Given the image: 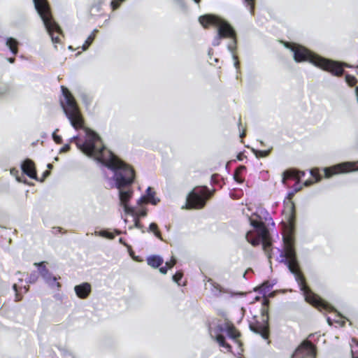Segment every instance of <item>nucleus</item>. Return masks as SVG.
I'll use <instances>...</instances> for the list:
<instances>
[{
    "instance_id": "nucleus-3",
    "label": "nucleus",
    "mask_w": 358,
    "mask_h": 358,
    "mask_svg": "<svg viewBox=\"0 0 358 358\" xmlns=\"http://www.w3.org/2000/svg\"><path fill=\"white\" fill-rule=\"evenodd\" d=\"M199 21L204 28H207L210 25L217 28V34L212 41L213 46H218L221 43L222 38L231 39V41L227 45V50L231 52L232 58L234 60V65L238 69L239 62L237 56L234 53L236 48V34L233 27L226 20L210 14L200 16Z\"/></svg>"
},
{
    "instance_id": "nucleus-15",
    "label": "nucleus",
    "mask_w": 358,
    "mask_h": 358,
    "mask_svg": "<svg viewBox=\"0 0 358 358\" xmlns=\"http://www.w3.org/2000/svg\"><path fill=\"white\" fill-rule=\"evenodd\" d=\"M148 264L153 268H158L164 262L163 258L159 255H152L147 259Z\"/></svg>"
},
{
    "instance_id": "nucleus-38",
    "label": "nucleus",
    "mask_w": 358,
    "mask_h": 358,
    "mask_svg": "<svg viewBox=\"0 0 358 358\" xmlns=\"http://www.w3.org/2000/svg\"><path fill=\"white\" fill-rule=\"evenodd\" d=\"M13 287V289L15 292V300L16 301H20L21 299V297H20V296H19V293H18V291H17V285L14 284Z\"/></svg>"
},
{
    "instance_id": "nucleus-11",
    "label": "nucleus",
    "mask_w": 358,
    "mask_h": 358,
    "mask_svg": "<svg viewBox=\"0 0 358 358\" xmlns=\"http://www.w3.org/2000/svg\"><path fill=\"white\" fill-rule=\"evenodd\" d=\"M34 264L38 266L39 273L48 284H49L52 287H60V284L57 282L56 277L51 275L48 270L44 266L43 262L35 263Z\"/></svg>"
},
{
    "instance_id": "nucleus-50",
    "label": "nucleus",
    "mask_w": 358,
    "mask_h": 358,
    "mask_svg": "<svg viewBox=\"0 0 358 358\" xmlns=\"http://www.w3.org/2000/svg\"><path fill=\"white\" fill-rule=\"evenodd\" d=\"M245 136V131H243L242 133H241V134H240V137H241V138H243V137H244Z\"/></svg>"
},
{
    "instance_id": "nucleus-21",
    "label": "nucleus",
    "mask_w": 358,
    "mask_h": 358,
    "mask_svg": "<svg viewBox=\"0 0 358 358\" xmlns=\"http://www.w3.org/2000/svg\"><path fill=\"white\" fill-rule=\"evenodd\" d=\"M351 354L352 358H358V341L355 338L352 339Z\"/></svg>"
},
{
    "instance_id": "nucleus-23",
    "label": "nucleus",
    "mask_w": 358,
    "mask_h": 358,
    "mask_svg": "<svg viewBox=\"0 0 358 358\" xmlns=\"http://www.w3.org/2000/svg\"><path fill=\"white\" fill-rule=\"evenodd\" d=\"M94 234L95 236H99L108 239H113L115 238V236L111 232H109L106 230L95 231Z\"/></svg>"
},
{
    "instance_id": "nucleus-18",
    "label": "nucleus",
    "mask_w": 358,
    "mask_h": 358,
    "mask_svg": "<svg viewBox=\"0 0 358 358\" xmlns=\"http://www.w3.org/2000/svg\"><path fill=\"white\" fill-rule=\"evenodd\" d=\"M210 336L213 338H215L216 340V341L219 343V345L221 347H223V348H226L228 351H230L231 346L229 344H228L225 342V338L222 335L217 334L216 336H214L213 334V332L210 331Z\"/></svg>"
},
{
    "instance_id": "nucleus-30",
    "label": "nucleus",
    "mask_w": 358,
    "mask_h": 358,
    "mask_svg": "<svg viewBox=\"0 0 358 358\" xmlns=\"http://www.w3.org/2000/svg\"><path fill=\"white\" fill-rule=\"evenodd\" d=\"M147 215V212L145 210H140L138 211H136L135 210L134 215H132L134 217H145Z\"/></svg>"
},
{
    "instance_id": "nucleus-33",
    "label": "nucleus",
    "mask_w": 358,
    "mask_h": 358,
    "mask_svg": "<svg viewBox=\"0 0 358 358\" xmlns=\"http://www.w3.org/2000/svg\"><path fill=\"white\" fill-rule=\"evenodd\" d=\"M124 0H113L111 2H110V6L113 8V10H115L117 9L120 4L123 2Z\"/></svg>"
},
{
    "instance_id": "nucleus-8",
    "label": "nucleus",
    "mask_w": 358,
    "mask_h": 358,
    "mask_svg": "<svg viewBox=\"0 0 358 358\" xmlns=\"http://www.w3.org/2000/svg\"><path fill=\"white\" fill-rule=\"evenodd\" d=\"M269 301L264 298L262 301V321H255L254 323L250 322L249 324L250 329L257 334L261 335V336L267 340L269 334V327H268V306Z\"/></svg>"
},
{
    "instance_id": "nucleus-46",
    "label": "nucleus",
    "mask_w": 358,
    "mask_h": 358,
    "mask_svg": "<svg viewBox=\"0 0 358 358\" xmlns=\"http://www.w3.org/2000/svg\"><path fill=\"white\" fill-rule=\"evenodd\" d=\"M237 159L239 161H241L243 159V155L241 153L238 154V156H237Z\"/></svg>"
},
{
    "instance_id": "nucleus-52",
    "label": "nucleus",
    "mask_w": 358,
    "mask_h": 358,
    "mask_svg": "<svg viewBox=\"0 0 358 358\" xmlns=\"http://www.w3.org/2000/svg\"><path fill=\"white\" fill-rule=\"evenodd\" d=\"M47 166L50 169H52V165L51 164H48Z\"/></svg>"
},
{
    "instance_id": "nucleus-25",
    "label": "nucleus",
    "mask_w": 358,
    "mask_h": 358,
    "mask_svg": "<svg viewBox=\"0 0 358 358\" xmlns=\"http://www.w3.org/2000/svg\"><path fill=\"white\" fill-rule=\"evenodd\" d=\"M226 331L227 336L232 339H235L239 336L238 332L236 331L234 327H227Z\"/></svg>"
},
{
    "instance_id": "nucleus-54",
    "label": "nucleus",
    "mask_w": 358,
    "mask_h": 358,
    "mask_svg": "<svg viewBox=\"0 0 358 358\" xmlns=\"http://www.w3.org/2000/svg\"><path fill=\"white\" fill-rule=\"evenodd\" d=\"M300 189H301L300 187H295V190H296V191H298V190H299Z\"/></svg>"
},
{
    "instance_id": "nucleus-43",
    "label": "nucleus",
    "mask_w": 358,
    "mask_h": 358,
    "mask_svg": "<svg viewBox=\"0 0 358 358\" xmlns=\"http://www.w3.org/2000/svg\"><path fill=\"white\" fill-rule=\"evenodd\" d=\"M313 183V180H308L304 182L303 185H304V186L308 187V186H310V185H312Z\"/></svg>"
},
{
    "instance_id": "nucleus-28",
    "label": "nucleus",
    "mask_w": 358,
    "mask_h": 358,
    "mask_svg": "<svg viewBox=\"0 0 358 358\" xmlns=\"http://www.w3.org/2000/svg\"><path fill=\"white\" fill-rule=\"evenodd\" d=\"M255 1V0H244V3L249 8L251 15L254 14Z\"/></svg>"
},
{
    "instance_id": "nucleus-37",
    "label": "nucleus",
    "mask_w": 358,
    "mask_h": 358,
    "mask_svg": "<svg viewBox=\"0 0 358 358\" xmlns=\"http://www.w3.org/2000/svg\"><path fill=\"white\" fill-rule=\"evenodd\" d=\"M337 63V66H339L341 69L343 70V67H348V68H352V66L347 63H340L338 62L334 61Z\"/></svg>"
},
{
    "instance_id": "nucleus-19",
    "label": "nucleus",
    "mask_w": 358,
    "mask_h": 358,
    "mask_svg": "<svg viewBox=\"0 0 358 358\" xmlns=\"http://www.w3.org/2000/svg\"><path fill=\"white\" fill-rule=\"evenodd\" d=\"M10 92L9 84L0 80V98L8 94Z\"/></svg>"
},
{
    "instance_id": "nucleus-4",
    "label": "nucleus",
    "mask_w": 358,
    "mask_h": 358,
    "mask_svg": "<svg viewBox=\"0 0 358 358\" xmlns=\"http://www.w3.org/2000/svg\"><path fill=\"white\" fill-rule=\"evenodd\" d=\"M284 45L286 48L293 52L294 59L296 62H309L315 66L330 72L334 76H341L343 74L344 70L337 66V63L333 60L320 57L300 45L287 42Z\"/></svg>"
},
{
    "instance_id": "nucleus-34",
    "label": "nucleus",
    "mask_w": 358,
    "mask_h": 358,
    "mask_svg": "<svg viewBox=\"0 0 358 358\" xmlns=\"http://www.w3.org/2000/svg\"><path fill=\"white\" fill-rule=\"evenodd\" d=\"M310 174L315 178V182H318L320 180L321 177L319 175V173L317 172H316L315 171L311 170Z\"/></svg>"
},
{
    "instance_id": "nucleus-41",
    "label": "nucleus",
    "mask_w": 358,
    "mask_h": 358,
    "mask_svg": "<svg viewBox=\"0 0 358 358\" xmlns=\"http://www.w3.org/2000/svg\"><path fill=\"white\" fill-rule=\"evenodd\" d=\"M37 276L36 273L31 274L29 277V282L32 283L36 280Z\"/></svg>"
},
{
    "instance_id": "nucleus-2",
    "label": "nucleus",
    "mask_w": 358,
    "mask_h": 358,
    "mask_svg": "<svg viewBox=\"0 0 358 358\" xmlns=\"http://www.w3.org/2000/svg\"><path fill=\"white\" fill-rule=\"evenodd\" d=\"M284 243L285 251L280 255V262H283L287 266L289 271L294 275L296 281L298 282L301 290L303 292L305 300L320 310L323 309L327 311H335L337 313V317L341 319L342 316L333 306L312 292L306 285L305 279L298 268V262L292 241L284 238ZM334 322L341 324V326H344L345 322V321L341 322L338 319L335 320Z\"/></svg>"
},
{
    "instance_id": "nucleus-40",
    "label": "nucleus",
    "mask_w": 358,
    "mask_h": 358,
    "mask_svg": "<svg viewBox=\"0 0 358 358\" xmlns=\"http://www.w3.org/2000/svg\"><path fill=\"white\" fill-rule=\"evenodd\" d=\"M134 226L138 229H141L142 225L140 223L139 219L138 217H134Z\"/></svg>"
},
{
    "instance_id": "nucleus-48",
    "label": "nucleus",
    "mask_w": 358,
    "mask_h": 358,
    "mask_svg": "<svg viewBox=\"0 0 358 358\" xmlns=\"http://www.w3.org/2000/svg\"><path fill=\"white\" fill-rule=\"evenodd\" d=\"M78 136H73L71 139H70V141H76V140H78Z\"/></svg>"
},
{
    "instance_id": "nucleus-56",
    "label": "nucleus",
    "mask_w": 358,
    "mask_h": 358,
    "mask_svg": "<svg viewBox=\"0 0 358 358\" xmlns=\"http://www.w3.org/2000/svg\"><path fill=\"white\" fill-rule=\"evenodd\" d=\"M24 292H27L28 289H27V288L26 287H24Z\"/></svg>"
},
{
    "instance_id": "nucleus-42",
    "label": "nucleus",
    "mask_w": 358,
    "mask_h": 358,
    "mask_svg": "<svg viewBox=\"0 0 358 358\" xmlns=\"http://www.w3.org/2000/svg\"><path fill=\"white\" fill-rule=\"evenodd\" d=\"M245 169L246 168L245 166H240L236 169L235 172L241 174L242 171H245Z\"/></svg>"
},
{
    "instance_id": "nucleus-36",
    "label": "nucleus",
    "mask_w": 358,
    "mask_h": 358,
    "mask_svg": "<svg viewBox=\"0 0 358 358\" xmlns=\"http://www.w3.org/2000/svg\"><path fill=\"white\" fill-rule=\"evenodd\" d=\"M148 203V202L147 201L146 196H144V195H143V196H141V197L138 199V201H137V203H138V205H142L143 203Z\"/></svg>"
},
{
    "instance_id": "nucleus-1",
    "label": "nucleus",
    "mask_w": 358,
    "mask_h": 358,
    "mask_svg": "<svg viewBox=\"0 0 358 358\" xmlns=\"http://www.w3.org/2000/svg\"><path fill=\"white\" fill-rule=\"evenodd\" d=\"M61 90L63 99L60 103L66 117L75 129H83L85 133L84 142H76L78 148L113 172V177L110 178V181L114 182L111 187H115L119 189V198L124 212L134 215L135 209L128 206L133 191L130 189L125 191L122 189L133 183L135 177L134 169L108 150L96 133L84 127V119L74 97L64 86H61Z\"/></svg>"
},
{
    "instance_id": "nucleus-22",
    "label": "nucleus",
    "mask_w": 358,
    "mask_h": 358,
    "mask_svg": "<svg viewBox=\"0 0 358 358\" xmlns=\"http://www.w3.org/2000/svg\"><path fill=\"white\" fill-rule=\"evenodd\" d=\"M96 31L97 29H94L93 32L87 37V38L85 41V43L82 46L83 50H86L88 48V47L92 44L95 37L94 33Z\"/></svg>"
},
{
    "instance_id": "nucleus-13",
    "label": "nucleus",
    "mask_w": 358,
    "mask_h": 358,
    "mask_svg": "<svg viewBox=\"0 0 358 358\" xmlns=\"http://www.w3.org/2000/svg\"><path fill=\"white\" fill-rule=\"evenodd\" d=\"M76 296L82 299H86L92 291L91 285L88 282H83L74 287Z\"/></svg>"
},
{
    "instance_id": "nucleus-35",
    "label": "nucleus",
    "mask_w": 358,
    "mask_h": 358,
    "mask_svg": "<svg viewBox=\"0 0 358 358\" xmlns=\"http://www.w3.org/2000/svg\"><path fill=\"white\" fill-rule=\"evenodd\" d=\"M234 178L238 183H241L243 181V180L240 177V173L236 172H234Z\"/></svg>"
},
{
    "instance_id": "nucleus-12",
    "label": "nucleus",
    "mask_w": 358,
    "mask_h": 358,
    "mask_svg": "<svg viewBox=\"0 0 358 358\" xmlns=\"http://www.w3.org/2000/svg\"><path fill=\"white\" fill-rule=\"evenodd\" d=\"M22 172L30 178L37 180L34 163L29 159H25L21 164Z\"/></svg>"
},
{
    "instance_id": "nucleus-27",
    "label": "nucleus",
    "mask_w": 358,
    "mask_h": 358,
    "mask_svg": "<svg viewBox=\"0 0 358 358\" xmlns=\"http://www.w3.org/2000/svg\"><path fill=\"white\" fill-rule=\"evenodd\" d=\"M345 81L350 86H354L357 82L356 78L350 74L345 75Z\"/></svg>"
},
{
    "instance_id": "nucleus-44",
    "label": "nucleus",
    "mask_w": 358,
    "mask_h": 358,
    "mask_svg": "<svg viewBox=\"0 0 358 358\" xmlns=\"http://www.w3.org/2000/svg\"><path fill=\"white\" fill-rule=\"evenodd\" d=\"M327 322H328V324H329V325H332V324H333V321H332V320H331L330 317H327Z\"/></svg>"
},
{
    "instance_id": "nucleus-17",
    "label": "nucleus",
    "mask_w": 358,
    "mask_h": 358,
    "mask_svg": "<svg viewBox=\"0 0 358 358\" xmlns=\"http://www.w3.org/2000/svg\"><path fill=\"white\" fill-rule=\"evenodd\" d=\"M145 196H146L147 201L152 205H156L159 201V199L155 197V192L152 191L150 187L147 188Z\"/></svg>"
},
{
    "instance_id": "nucleus-47",
    "label": "nucleus",
    "mask_w": 358,
    "mask_h": 358,
    "mask_svg": "<svg viewBox=\"0 0 358 358\" xmlns=\"http://www.w3.org/2000/svg\"><path fill=\"white\" fill-rule=\"evenodd\" d=\"M50 175V172L48 171H45L44 173H43V178H45L47 177L48 176Z\"/></svg>"
},
{
    "instance_id": "nucleus-9",
    "label": "nucleus",
    "mask_w": 358,
    "mask_h": 358,
    "mask_svg": "<svg viewBox=\"0 0 358 358\" xmlns=\"http://www.w3.org/2000/svg\"><path fill=\"white\" fill-rule=\"evenodd\" d=\"M358 161L356 162H346L337 164L331 167L324 169L326 178H330L334 175L339 173H346L352 171H358Z\"/></svg>"
},
{
    "instance_id": "nucleus-29",
    "label": "nucleus",
    "mask_w": 358,
    "mask_h": 358,
    "mask_svg": "<svg viewBox=\"0 0 358 358\" xmlns=\"http://www.w3.org/2000/svg\"><path fill=\"white\" fill-rule=\"evenodd\" d=\"M59 131L58 129H56L55 131L52 133V138L54 141L57 143L60 144L62 142V137L60 136L57 135V132Z\"/></svg>"
},
{
    "instance_id": "nucleus-6",
    "label": "nucleus",
    "mask_w": 358,
    "mask_h": 358,
    "mask_svg": "<svg viewBox=\"0 0 358 358\" xmlns=\"http://www.w3.org/2000/svg\"><path fill=\"white\" fill-rule=\"evenodd\" d=\"M250 224L254 227L255 231H248L245 238L253 246L258 245L262 242L264 250L268 252L271 245L268 229L262 221L250 220Z\"/></svg>"
},
{
    "instance_id": "nucleus-26",
    "label": "nucleus",
    "mask_w": 358,
    "mask_h": 358,
    "mask_svg": "<svg viewBox=\"0 0 358 358\" xmlns=\"http://www.w3.org/2000/svg\"><path fill=\"white\" fill-rule=\"evenodd\" d=\"M252 152L256 156V157H266L270 153V150H259L255 148H252Z\"/></svg>"
},
{
    "instance_id": "nucleus-57",
    "label": "nucleus",
    "mask_w": 358,
    "mask_h": 358,
    "mask_svg": "<svg viewBox=\"0 0 358 358\" xmlns=\"http://www.w3.org/2000/svg\"><path fill=\"white\" fill-rule=\"evenodd\" d=\"M211 51L212 50H210L209 52H208V55H210L211 54Z\"/></svg>"
},
{
    "instance_id": "nucleus-53",
    "label": "nucleus",
    "mask_w": 358,
    "mask_h": 358,
    "mask_svg": "<svg viewBox=\"0 0 358 358\" xmlns=\"http://www.w3.org/2000/svg\"><path fill=\"white\" fill-rule=\"evenodd\" d=\"M195 3H199L200 2V0H194Z\"/></svg>"
},
{
    "instance_id": "nucleus-59",
    "label": "nucleus",
    "mask_w": 358,
    "mask_h": 358,
    "mask_svg": "<svg viewBox=\"0 0 358 358\" xmlns=\"http://www.w3.org/2000/svg\"><path fill=\"white\" fill-rule=\"evenodd\" d=\"M357 68L358 69V65L357 66Z\"/></svg>"
},
{
    "instance_id": "nucleus-45",
    "label": "nucleus",
    "mask_w": 358,
    "mask_h": 358,
    "mask_svg": "<svg viewBox=\"0 0 358 358\" xmlns=\"http://www.w3.org/2000/svg\"><path fill=\"white\" fill-rule=\"evenodd\" d=\"M8 61L10 63L13 64V63H14V62H15V58H14V57L8 58Z\"/></svg>"
},
{
    "instance_id": "nucleus-58",
    "label": "nucleus",
    "mask_w": 358,
    "mask_h": 358,
    "mask_svg": "<svg viewBox=\"0 0 358 358\" xmlns=\"http://www.w3.org/2000/svg\"><path fill=\"white\" fill-rule=\"evenodd\" d=\"M116 233H117V234H120V232L119 231H116Z\"/></svg>"
},
{
    "instance_id": "nucleus-7",
    "label": "nucleus",
    "mask_w": 358,
    "mask_h": 358,
    "mask_svg": "<svg viewBox=\"0 0 358 358\" xmlns=\"http://www.w3.org/2000/svg\"><path fill=\"white\" fill-rule=\"evenodd\" d=\"M212 193L206 187H196L187 195L185 208L187 209L203 208Z\"/></svg>"
},
{
    "instance_id": "nucleus-39",
    "label": "nucleus",
    "mask_w": 358,
    "mask_h": 358,
    "mask_svg": "<svg viewBox=\"0 0 358 358\" xmlns=\"http://www.w3.org/2000/svg\"><path fill=\"white\" fill-rule=\"evenodd\" d=\"M71 147L69 144L64 145L59 150L60 152H66L70 150Z\"/></svg>"
},
{
    "instance_id": "nucleus-51",
    "label": "nucleus",
    "mask_w": 358,
    "mask_h": 358,
    "mask_svg": "<svg viewBox=\"0 0 358 358\" xmlns=\"http://www.w3.org/2000/svg\"><path fill=\"white\" fill-rule=\"evenodd\" d=\"M224 329L222 327H218V331H223Z\"/></svg>"
},
{
    "instance_id": "nucleus-60",
    "label": "nucleus",
    "mask_w": 358,
    "mask_h": 358,
    "mask_svg": "<svg viewBox=\"0 0 358 358\" xmlns=\"http://www.w3.org/2000/svg\"><path fill=\"white\" fill-rule=\"evenodd\" d=\"M357 74H358V72H357Z\"/></svg>"
},
{
    "instance_id": "nucleus-32",
    "label": "nucleus",
    "mask_w": 358,
    "mask_h": 358,
    "mask_svg": "<svg viewBox=\"0 0 358 358\" xmlns=\"http://www.w3.org/2000/svg\"><path fill=\"white\" fill-rule=\"evenodd\" d=\"M182 277V273L180 271H178L173 275V280L180 285L179 281L181 280Z\"/></svg>"
},
{
    "instance_id": "nucleus-31",
    "label": "nucleus",
    "mask_w": 358,
    "mask_h": 358,
    "mask_svg": "<svg viewBox=\"0 0 358 358\" xmlns=\"http://www.w3.org/2000/svg\"><path fill=\"white\" fill-rule=\"evenodd\" d=\"M272 285L268 282H264L262 286L259 287V289H261V291L262 292H267L270 289V288H271Z\"/></svg>"
},
{
    "instance_id": "nucleus-16",
    "label": "nucleus",
    "mask_w": 358,
    "mask_h": 358,
    "mask_svg": "<svg viewBox=\"0 0 358 358\" xmlns=\"http://www.w3.org/2000/svg\"><path fill=\"white\" fill-rule=\"evenodd\" d=\"M18 41L12 37H9L6 39V45L14 55H17L18 52Z\"/></svg>"
},
{
    "instance_id": "nucleus-24",
    "label": "nucleus",
    "mask_w": 358,
    "mask_h": 358,
    "mask_svg": "<svg viewBox=\"0 0 358 358\" xmlns=\"http://www.w3.org/2000/svg\"><path fill=\"white\" fill-rule=\"evenodd\" d=\"M176 263V260L173 259L170 262H166L165 266H162L159 268V271L162 274H166L167 273L168 268H172Z\"/></svg>"
},
{
    "instance_id": "nucleus-55",
    "label": "nucleus",
    "mask_w": 358,
    "mask_h": 358,
    "mask_svg": "<svg viewBox=\"0 0 358 358\" xmlns=\"http://www.w3.org/2000/svg\"><path fill=\"white\" fill-rule=\"evenodd\" d=\"M291 208H292V210H294V204H293V203H292V206H291Z\"/></svg>"
},
{
    "instance_id": "nucleus-14",
    "label": "nucleus",
    "mask_w": 358,
    "mask_h": 358,
    "mask_svg": "<svg viewBox=\"0 0 358 358\" xmlns=\"http://www.w3.org/2000/svg\"><path fill=\"white\" fill-rule=\"evenodd\" d=\"M305 173L303 171H296L295 170H287L283 172L282 182L283 185H286V180L288 178L296 179V185L299 183L300 178L303 176Z\"/></svg>"
},
{
    "instance_id": "nucleus-49",
    "label": "nucleus",
    "mask_w": 358,
    "mask_h": 358,
    "mask_svg": "<svg viewBox=\"0 0 358 358\" xmlns=\"http://www.w3.org/2000/svg\"><path fill=\"white\" fill-rule=\"evenodd\" d=\"M119 242L124 245H126V243L124 242L123 241V238H120L119 239Z\"/></svg>"
},
{
    "instance_id": "nucleus-20",
    "label": "nucleus",
    "mask_w": 358,
    "mask_h": 358,
    "mask_svg": "<svg viewBox=\"0 0 358 358\" xmlns=\"http://www.w3.org/2000/svg\"><path fill=\"white\" fill-rule=\"evenodd\" d=\"M148 231L152 232L157 238H158L160 240H163L161 233L158 229V226L157 225V224L154 222L151 223L149 226Z\"/></svg>"
},
{
    "instance_id": "nucleus-10",
    "label": "nucleus",
    "mask_w": 358,
    "mask_h": 358,
    "mask_svg": "<svg viewBox=\"0 0 358 358\" xmlns=\"http://www.w3.org/2000/svg\"><path fill=\"white\" fill-rule=\"evenodd\" d=\"M316 349L315 345L308 341H304L296 348L291 358H315Z\"/></svg>"
},
{
    "instance_id": "nucleus-5",
    "label": "nucleus",
    "mask_w": 358,
    "mask_h": 358,
    "mask_svg": "<svg viewBox=\"0 0 358 358\" xmlns=\"http://www.w3.org/2000/svg\"><path fill=\"white\" fill-rule=\"evenodd\" d=\"M34 6L40 15L47 32L51 37V40L54 44L60 41L59 35L61 34L59 26L53 20L49 5L46 0H33Z\"/></svg>"
}]
</instances>
